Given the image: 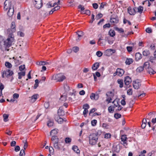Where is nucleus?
<instances>
[{
  "mask_svg": "<svg viewBox=\"0 0 156 156\" xmlns=\"http://www.w3.org/2000/svg\"><path fill=\"white\" fill-rule=\"evenodd\" d=\"M58 116H62L65 115V112L61 107L59 108L58 111Z\"/></svg>",
  "mask_w": 156,
  "mask_h": 156,
  "instance_id": "dca6fc26",
  "label": "nucleus"
},
{
  "mask_svg": "<svg viewBox=\"0 0 156 156\" xmlns=\"http://www.w3.org/2000/svg\"><path fill=\"white\" fill-rule=\"evenodd\" d=\"M92 5L93 7L95 9H98V4L96 3H93Z\"/></svg>",
  "mask_w": 156,
  "mask_h": 156,
  "instance_id": "0e129e2a",
  "label": "nucleus"
},
{
  "mask_svg": "<svg viewBox=\"0 0 156 156\" xmlns=\"http://www.w3.org/2000/svg\"><path fill=\"white\" fill-rule=\"evenodd\" d=\"M116 71L118 73V75L120 76H122L125 72L123 69L120 68H117L116 69Z\"/></svg>",
  "mask_w": 156,
  "mask_h": 156,
  "instance_id": "f8f14e48",
  "label": "nucleus"
},
{
  "mask_svg": "<svg viewBox=\"0 0 156 156\" xmlns=\"http://www.w3.org/2000/svg\"><path fill=\"white\" fill-rule=\"evenodd\" d=\"M38 96V94H34L31 97V101L33 102L35 101L37 98Z\"/></svg>",
  "mask_w": 156,
  "mask_h": 156,
  "instance_id": "a878e982",
  "label": "nucleus"
},
{
  "mask_svg": "<svg viewBox=\"0 0 156 156\" xmlns=\"http://www.w3.org/2000/svg\"><path fill=\"white\" fill-rule=\"evenodd\" d=\"M14 12V7H12L11 8H10L7 12V15L9 17H11L13 15Z\"/></svg>",
  "mask_w": 156,
  "mask_h": 156,
  "instance_id": "2eb2a0df",
  "label": "nucleus"
},
{
  "mask_svg": "<svg viewBox=\"0 0 156 156\" xmlns=\"http://www.w3.org/2000/svg\"><path fill=\"white\" fill-rule=\"evenodd\" d=\"M14 40V38L12 37L8 38L6 40H4L2 36H0V49L2 51H9V48L12 45V43Z\"/></svg>",
  "mask_w": 156,
  "mask_h": 156,
  "instance_id": "f257e3e1",
  "label": "nucleus"
},
{
  "mask_svg": "<svg viewBox=\"0 0 156 156\" xmlns=\"http://www.w3.org/2000/svg\"><path fill=\"white\" fill-rule=\"evenodd\" d=\"M143 7L142 6H139L137 9H138V11L136 12H138L140 13H141L143 11Z\"/></svg>",
  "mask_w": 156,
  "mask_h": 156,
  "instance_id": "f704fd0d",
  "label": "nucleus"
},
{
  "mask_svg": "<svg viewBox=\"0 0 156 156\" xmlns=\"http://www.w3.org/2000/svg\"><path fill=\"white\" fill-rule=\"evenodd\" d=\"M135 59L136 61H138L142 58V55L139 52H137L135 54Z\"/></svg>",
  "mask_w": 156,
  "mask_h": 156,
  "instance_id": "aec40b11",
  "label": "nucleus"
},
{
  "mask_svg": "<svg viewBox=\"0 0 156 156\" xmlns=\"http://www.w3.org/2000/svg\"><path fill=\"white\" fill-rule=\"evenodd\" d=\"M97 123V120L95 119L91 121V125L93 126H95L96 125Z\"/></svg>",
  "mask_w": 156,
  "mask_h": 156,
  "instance_id": "3c124183",
  "label": "nucleus"
},
{
  "mask_svg": "<svg viewBox=\"0 0 156 156\" xmlns=\"http://www.w3.org/2000/svg\"><path fill=\"white\" fill-rule=\"evenodd\" d=\"M108 109L109 112L111 113H113V112L114 110V109H112V107L111 106H110L109 107Z\"/></svg>",
  "mask_w": 156,
  "mask_h": 156,
  "instance_id": "680f3d73",
  "label": "nucleus"
},
{
  "mask_svg": "<svg viewBox=\"0 0 156 156\" xmlns=\"http://www.w3.org/2000/svg\"><path fill=\"white\" fill-rule=\"evenodd\" d=\"M4 118V121L5 122H7L8 121V119L9 117V115L4 114L3 115Z\"/></svg>",
  "mask_w": 156,
  "mask_h": 156,
  "instance_id": "c03bdc74",
  "label": "nucleus"
},
{
  "mask_svg": "<svg viewBox=\"0 0 156 156\" xmlns=\"http://www.w3.org/2000/svg\"><path fill=\"white\" fill-rule=\"evenodd\" d=\"M34 4L35 5V8L38 9H39L41 8L42 6L43 3L42 1L34 2Z\"/></svg>",
  "mask_w": 156,
  "mask_h": 156,
  "instance_id": "9d476101",
  "label": "nucleus"
},
{
  "mask_svg": "<svg viewBox=\"0 0 156 156\" xmlns=\"http://www.w3.org/2000/svg\"><path fill=\"white\" fill-rule=\"evenodd\" d=\"M114 117L116 119H118L121 117V115L119 113H115L114 115Z\"/></svg>",
  "mask_w": 156,
  "mask_h": 156,
  "instance_id": "a18cd8bd",
  "label": "nucleus"
},
{
  "mask_svg": "<svg viewBox=\"0 0 156 156\" xmlns=\"http://www.w3.org/2000/svg\"><path fill=\"white\" fill-rule=\"evenodd\" d=\"M90 98L91 99L97 100L99 98V95L98 94L96 95L94 93H92L90 96Z\"/></svg>",
  "mask_w": 156,
  "mask_h": 156,
  "instance_id": "f3484780",
  "label": "nucleus"
},
{
  "mask_svg": "<svg viewBox=\"0 0 156 156\" xmlns=\"http://www.w3.org/2000/svg\"><path fill=\"white\" fill-rule=\"evenodd\" d=\"M127 94L129 95H131L132 94L133 90L132 89L130 88L127 90Z\"/></svg>",
  "mask_w": 156,
  "mask_h": 156,
  "instance_id": "8fccbe9b",
  "label": "nucleus"
},
{
  "mask_svg": "<svg viewBox=\"0 0 156 156\" xmlns=\"http://www.w3.org/2000/svg\"><path fill=\"white\" fill-rule=\"evenodd\" d=\"M71 139L69 137H66L65 140V141L66 144H70L71 141Z\"/></svg>",
  "mask_w": 156,
  "mask_h": 156,
  "instance_id": "ea45409f",
  "label": "nucleus"
},
{
  "mask_svg": "<svg viewBox=\"0 0 156 156\" xmlns=\"http://www.w3.org/2000/svg\"><path fill=\"white\" fill-rule=\"evenodd\" d=\"M5 65L6 67L8 68H11L12 67V65L10 62H6L5 63Z\"/></svg>",
  "mask_w": 156,
  "mask_h": 156,
  "instance_id": "79ce46f5",
  "label": "nucleus"
},
{
  "mask_svg": "<svg viewBox=\"0 0 156 156\" xmlns=\"http://www.w3.org/2000/svg\"><path fill=\"white\" fill-rule=\"evenodd\" d=\"M121 141L123 142V143H121V144H123L124 146H125V144H126V145H127V144L126 142L127 138L126 137V135H122L121 136Z\"/></svg>",
  "mask_w": 156,
  "mask_h": 156,
  "instance_id": "1a4fd4ad",
  "label": "nucleus"
},
{
  "mask_svg": "<svg viewBox=\"0 0 156 156\" xmlns=\"http://www.w3.org/2000/svg\"><path fill=\"white\" fill-rule=\"evenodd\" d=\"M109 35L112 37H113L115 35V32L114 30H110L108 32Z\"/></svg>",
  "mask_w": 156,
  "mask_h": 156,
  "instance_id": "72a5a7b5",
  "label": "nucleus"
},
{
  "mask_svg": "<svg viewBox=\"0 0 156 156\" xmlns=\"http://www.w3.org/2000/svg\"><path fill=\"white\" fill-rule=\"evenodd\" d=\"M54 119L58 123H61L64 121L63 119L61 118L60 116L57 115H55Z\"/></svg>",
  "mask_w": 156,
  "mask_h": 156,
  "instance_id": "ddd939ff",
  "label": "nucleus"
},
{
  "mask_svg": "<svg viewBox=\"0 0 156 156\" xmlns=\"http://www.w3.org/2000/svg\"><path fill=\"white\" fill-rule=\"evenodd\" d=\"M46 6L48 8H50L52 7L51 3V2H49L46 4Z\"/></svg>",
  "mask_w": 156,
  "mask_h": 156,
  "instance_id": "774afa93",
  "label": "nucleus"
},
{
  "mask_svg": "<svg viewBox=\"0 0 156 156\" xmlns=\"http://www.w3.org/2000/svg\"><path fill=\"white\" fill-rule=\"evenodd\" d=\"M18 79H21L22 78V76H24L25 75V72H19L18 73Z\"/></svg>",
  "mask_w": 156,
  "mask_h": 156,
  "instance_id": "c756f323",
  "label": "nucleus"
},
{
  "mask_svg": "<svg viewBox=\"0 0 156 156\" xmlns=\"http://www.w3.org/2000/svg\"><path fill=\"white\" fill-rule=\"evenodd\" d=\"M110 27V24L109 23H107L104 25L103 26L104 28H109Z\"/></svg>",
  "mask_w": 156,
  "mask_h": 156,
  "instance_id": "69168bd1",
  "label": "nucleus"
},
{
  "mask_svg": "<svg viewBox=\"0 0 156 156\" xmlns=\"http://www.w3.org/2000/svg\"><path fill=\"white\" fill-rule=\"evenodd\" d=\"M141 81L139 80H136L133 82V87L136 89H137L139 88L140 86H141Z\"/></svg>",
  "mask_w": 156,
  "mask_h": 156,
  "instance_id": "423d86ee",
  "label": "nucleus"
},
{
  "mask_svg": "<svg viewBox=\"0 0 156 156\" xmlns=\"http://www.w3.org/2000/svg\"><path fill=\"white\" fill-rule=\"evenodd\" d=\"M99 66V63L98 62H95L92 66V69L94 70H96Z\"/></svg>",
  "mask_w": 156,
  "mask_h": 156,
  "instance_id": "412c9836",
  "label": "nucleus"
},
{
  "mask_svg": "<svg viewBox=\"0 0 156 156\" xmlns=\"http://www.w3.org/2000/svg\"><path fill=\"white\" fill-rule=\"evenodd\" d=\"M72 149L77 154L80 152V151L79 150L78 147L76 146H73L72 147Z\"/></svg>",
  "mask_w": 156,
  "mask_h": 156,
  "instance_id": "cd10ccee",
  "label": "nucleus"
},
{
  "mask_svg": "<svg viewBox=\"0 0 156 156\" xmlns=\"http://www.w3.org/2000/svg\"><path fill=\"white\" fill-rule=\"evenodd\" d=\"M156 59V57H155V56H151L150 57L149 61L151 62V63H153L154 62V61Z\"/></svg>",
  "mask_w": 156,
  "mask_h": 156,
  "instance_id": "c9c22d12",
  "label": "nucleus"
},
{
  "mask_svg": "<svg viewBox=\"0 0 156 156\" xmlns=\"http://www.w3.org/2000/svg\"><path fill=\"white\" fill-rule=\"evenodd\" d=\"M76 33L78 37V38H77L76 40L77 41H79L80 40V38L82 37L84 35V33L82 31H78V32H76Z\"/></svg>",
  "mask_w": 156,
  "mask_h": 156,
  "instance_id": "6ab92c4d",
  "label": "nucleus"
},
{
  "mask_svg": "<svg viewBox=\"0 0 156 156\" xmlns=\"http://www.w3.org/2000/svg\"><path fill=\"white\" fill-rule=\"evenodd\" d=\"M36 64L39 66H44L47 65H49L51 64V62H48L45 61H41L40 62H37Z\"/></svg>",
  "mask_w": 156,
  "mask_h": 156,
  "instance_id": "4468645a",
  "label": "nucleus"
},
{
  "mask_svg": "<svg viewBox=\"0 0 156 156\" xmlns=\"http://www.w3.org/2000/svg\"><path fill=\"white\" fill-rule=\"evenodd\" d=\"M146 31L148 33H151L152 32V29L151 28L147 27L146 29Z\"/></svg>",
  "mask_w": 156,
  "mask_h": 156,
  "instance_id": "6e6d98bb",
  "label": "nucleus"
},
{
  "mask_svg": "<svg viewBox=\"0 0 156 156\" xmlns=\"http://www.w3.org/2000/svg\"><path fill=\"white\" fill-rule=\"evenodd\" d=\"M64 89L66 92L69 91L70 90L69 86L66 84L64 85Z\"/></svg>",
  "mask_w": 156,
  "mask_h": 156,
  "instance_id": "a19ab883",
  "label": "nucleus"
},
{
  "mask_svg": "<svg viewBox=\"0 0 156 156\" xmlns=\"http://www.w3.org/2000/svg\"><path fill=\"white\" fill-rule=\"evenodd\" d=\"M144 69V68L142 66H139L136 69V71L137 72L140 73L142 72Z\"/></svg>",
  "mask_w": 156,
  "mask_h": 156,
  "instance_id": "4c0bfd02",
  "label": "nucleus"
},
{
  "mask_svg": "<svg viewBox=\"0 0 156 156\" xmlns=\"http://www.w3.org/2000/svg\"><path fill=\"white\" fill-rule=\"evenodd\" d=\"M25 155V151L24 150H21L20 152V156H24Z\"/></svg>",
  "mask_w": 156,
  "mask_h": 156,
  "instance_id": "864d4df0",
  "label": "nucleus"
},
{
  "mask_svg": "<svg viewBox=\"0 0 156 156\" xmlns=\"http://www.w3.org/2000/svg\"><path fill=\"white\" fill-rule=\"evenodd\" d=\"M88 112V109H84L83 112V115H84V117H86L87 116V114Z\"/></svg>",
  "mask_w": 156,
  "mask_h": 156,
  "instance_id": "052dcab7",
  "label": "nucleus"
},
{
  "mask_svg": "<svg viewBox=\"0 0 156 156\" xmlns=\"http://www.w3.org/2000/svg\"><path fill=\"white\" fill-rule=\"evenodd\" d=\"M51 136H52L51 140L52 141H54L55 140V141H59V139L57 136H54L53 135H51Z\"/></svg>",
  "mask_w": 156,
  "mask_h": 156,
  "instance_id": "e433bc0d",
  "label": "nucleus"
},
{
  "mask_svg": "<svg viewBox=\"0 0 156 156\" xmlns=\"http://www.w3.org/2000/svg\"><path fill=\"white\" fill-rule=\"evenodd\" d=\"M150 66L149 62H147L144 63L143 67L147 70L150 67Z\"/></svg>",
  "mask_w": 156,
  "mask_h": 156,
  "instance_id": "393cba45",
  "label": "nucleus"
},
{
  "mask_svg": "<svg viewBox=\"0 0 156 156\" xmlns=\"http://www.w3.org/2000/svg\"><path fill=\"white\" fill-rule=\"evenodd\" d=\"M79 48L77 47H75L73 48V50L75 52H77L79 51Z\"/></svg>",
  "mask_w": 156,
  "mask_h": 156,
  "instance_id": "13d9d810",
  "label": "nucleus"
},
{
  "mask_svg": "<svg viewBox=\"0 0 156 156\" xmlns=\"http://www.w3.org/2000/svg\"><path fill=\"white\" fill-rule=\"evenodd\" d=\"M110 22L113 23H117L119 22V17L117 15H113L110 19Z\"/></svg>",
  "mask_w": 156,
  "mask_h": 156,
  "instance_id": "39448f33",
  "label": "nucleus"
},
{
  "mask_svg": "<svg viewBox=\"0 0 156 156\" xmlns=\"http://www.w3.org/2000/svg\"><path fill=\"white\" fill-rule=\"evenodd\" d=\"M58 130L57 129H55L52 130L50 132V135L56 136L58 133Z\"/></svg>",
  "mask_w": 156,
  "mask_h": 156,
  "instance_id": "4be33fe9",
  "label": "nucleus"
},
{
  "mask_svg": "<svg viewBox=\"0 0 156 156\" xmlns=\"http://www.w3.org/2000/svg\"><path fill=\"white\" fill-rule=\"evenodd\" d=\"M25 68V66L24 65L20 66L19 67V70L20 71H22Z\"/></svg>",
  "mask_w": 156,
  "mask_h": 156,
  "instance_id": "bf43d9fd",
  "label": "nucleus"
},
{
  "mask_svg": "<svg viewBox=\"0 0 156 156\" xmlns=\"http://www.w3.org/2000/svg\"><path fill=\"white\" fill-rule=\"evenodd\" d=\"M13 74V72L12 71L8 69L6 71H4L3 72L2 76V78H4L5 76L6 77H8L9 76H11Z\"/></svg>",
  "mask_w": 156,
  "mask_h": 156,
  "instance_id": "0eeeda50",
  "label": "nucleus"
},
{
  "mask_svg": "<svg viewBox=\"0 0 156 156\" xmlns=\"http://www.w3.org/2000/svg\"><path fill=\"white\" fill-rule=\"evenodd\" d=\"M115 29L119 33H123L124 31L123 29L122 28H119L116 27L115 28Z\"/></svg>",
  "mask_w": 156,
  "mask_h": 156,
  "instance_id": "58836bf2",
  "label": "nucleus"
},
{
  "mask_svg": "<svg viewBox=\"0 0 156 156\" xmlns=\"http://www.w3.org/2000/svg\"><path fill=\"white\" fill-rule=\"evenodd\" d=\"M133 62V60L132 58H127L126 61V65H129Z\"/></svg>",
  "mask_w": 156,
  "mask_h": 156,
  "instance_id": "7c9ffc66",
  "label": "nucleus"
},
{
  "mask_svg": "<svg viewBox=\"0 0 156 156\" xmlns=\"http://www.w3.org/2000/svg\"><path fill=\"white\" fill-rule=\"evenodd\" d=\"M96 55L98 57H101L103 55V53L100 51H98L96 52Z\"/></svg>",
  "mask_w": 156,
  "mask_h": 156,
  "instance_id": "09e8293b",
  "label": "nucleus"
},
{
  "mask_svg": "<svg viewBox=\"0 0 156 156\" xmlns=\"http://www.w3.org/2000/svg\"><path fill=\"white\" fill-rule=\"evenodd\" d=\"M78 9H80L81 11H84L83 10H84L85 8L84 6H82L81 5H80L78 6Z\"/></svg>",
  "mask_w": 156,
  "mask_h": 156,
  "instance_id": "e2e57ef3",
  "label": "nucleus"
},
{
  "mask_svg": "<svg viewBox=\"0 0 156 156\" xmlns=\"http://www.w3.org/2000/svg\"><path fill=\"white\" fill-rule=\"evenodd\" d=\"M66 78L65 76L62 73L54 75L52 77V79L54 80H56L57 81H62Z\"/></svg>",
  "mask_w": 156,
  "mask_h": 156,
  "instance_id": "7ed1b4c3",
  "label": "nucleus"
},
{
  "mask_svg": "<svg viewBox=\"0 0 156 156\" xmlns=\"http://www.w3.org/2000/svg\"><path fill=\"white\" fill-rule=\"evenodd\" d=\"M54 147L58 150H60L63 147L60 142L57 141H55L53 143Z\"/></svg>",
  "mask_w": 156,
  "mask_h": 156,
  "instance_id": "6e6552de",
  "label": "nucleus"
},
{
  "mask_svg": "<svg viewBox=\"0 0 156 156\" xmlns=\"http://www.w3.org/2000/svg\"><path fill=\"white\" fill-rule=\"evenodd\" d=\"M150 54V52L149 50H145L143 52V55L144 56H147Z\"/></svg>",
  "mask_w": 156,
  "mask_h": 156,
  "instance_id": "473e14b6",
  "label": "nucleus"
},
{
  "mask_svg": "<svg viewBox=\"0 0 156 156\" xmlns=\"http://www.w3.org/2000/svg\"><path fill=\"white\" fill-rule=\"evenodd\" d=\"M83 14H86L88 15H90V12L89 10H86L85 11H83L82 13Z\"/></svg>",
  "mask_w": 156,
  "mask_h": 156,
  "instance_id": "49530a36",
  "label": "nucleus"
},
{
  "mask_svg": "<svg viewBox=\"0 0 156 156\" xmlns=\"http://www.w3.org/2000/svg\"><path fill=\"white\" fill-rule=\"evenodd\" d=\"M128 11L130 15H134L136 12V11H133L130 7H129L128 8Z\"/></svg>",
  "mask_w": 156,
  "mask_h": 156,
  "instance_id": "b1692460",
  "label": "nucleus"
},
{
  "mask_svg": "<svg viewBox=\"0 0 156 156\" xmlns=\"http://www.w3.org/2000/svg\"><path fill=\"white\" fill-rule=\"evenodd\" d=\"M126 49L129 52H130L132 50V47L127 46L126 47Z\"/></svg>",
  "mask_w": 156,
  "mask_h": 156,
  "instance_id": "338daca9",
  "label": "nucleus"
},
{
  "mask_svg": "<svg viewBox=\"0 0 156 156\" xmlns=\"http://www.w3.org/2000/svg\"><path fill=\"white\" fill-rule=\"evenodd\" d=\"M102 16L103 15L101 13H98L97 15H96V19L98 20L101 18Z\"/></svg>",
  "mask_w": 156,
  "mask_h": 156,
  "instance_id": "603ef678",
  "label": "nucleus"
},
{
  "mask_svg": "<svg viewBox=\"0 0 156 156\" xmlns=\"http://www.w3.org/2000/svg\"><path fill=\"white\" fill-rule=\"evenodd\" d=\"M102 133L100 130H98L95 133L90 134L89 136V143L92 145H95L98 142V138Z\"/></svg>",
  "mask_w": 156,
  "mask_h": 156,
  "instance_id": "f03ea898",
  "label": "nucleus"
},
{
  "mask_svg": "<svg viewBox=\"0 0 156 156\" xmlns=\"http://www.w3.org/2000/svg\"><path fill=\"white\" fill-rule=\"evenodd\" d=\"M53 124L54 122L53 120L50 119L47 122V125L49 127L53 126Z\"/></svg>",
  "mask_w": 156,
  "mask_h": 156,
  "instance_id": "c85d7f7f",
  "label": "nucleus"
},
{
  "mask_svg": "<svg viewBox=\"0 0 156 156\" xmlns=\"http://www.w3.org/2000/svg\"><path fill=\"white\" fill-rule=\"evenodd\" d=\"M90 108V106L89 105L87 104H84L83 106V108L84 109H88Z\"/></svg>",
  "mask_w": 156,
  "mask_h": 156,
  "instance_id": "5fc2aeb1",
  "label": "nucleus"
},
{
  "mask_svg": "<svg viewBox=\"0 0 156 156\" xmlns=\"http://www.w3.org/2000/svg\"><path fill=\"white\" fill-rule=\"evenodd\" d=\"M15 24L14 22H12L11 25V30L12 32H14L16 31Z\"/></svg>",
  "mask_w": 156,
  "mask_h": 156,
  "instance_id": "5701e85b",
  "label": "nucleus"
},
{
  "mask_svg": "<svg viewBox=\"0 0 156 156\" xmlns=\"http://www.w3.org/2000/svg\"><path fill=\"white\" fill-rule=\"evenodd\" d=\"M132 81V79L129 76H127L125 77L124 80L125 84L126 85H129L131 82Z\"/></svg>",
  "mask_w": 156,
  "mask_h": 156,
  "instance_id": "9b49d317",
  "label": "nucleus"
},
{
  "mask_svg": "<svg viewBox=\"0 0 156 156\" xmlns=\"http://www.w3.org/2000/svg\"><path fill=\"white\" fill-rule=\"evenodd\" d=\"M4 10L5 11H7L8 9H9L10 8L13 7L12 6L11 2V1L10 0H6L4 2Z\"/></svg>",
  "mask_w": 156,
  "mask_h": 156,
  "instance_id": "20e7f679",
  "label": "nucleus"
},
{
  "mask_svg": "<svg viewBox=\"0 0 156 156\" xmlns=\"http://www.w3.org/2000/svg\"><path fill=\"white\" fill-rule=\"evenodd\" d=\"M19 97V94L17 93L14 94L13 95V99H17Z\"/></svg>",
  "mask_w": 156,
  "mask_h": 156,
  "instance_id": "4d7b16f0",
  "label": "nucleus"
},
{
  "mask_svg": "<svg viewBox=\"0 0 156 156\" xmlns=\"http://www.w3.org/2000/svg\"><path fill=\"white\" fill-rule=\"evenodd\" d=\"M146 71L148 73H149L150 75H154L156 73V72L151 67L148 68Z\"/></svg>",
  "mask_w": 156,
  "mask_h": 156,
  "instance_id": "a211bd4d",
  "label": "nucleus"
},
{
  "mask_svg": "<svg viewBox=\"0 0 156 156\" xmlns=\"http://www.w3.org/2000/svg\"><path fill=\"white\" fill-rule=\"evenodd\" d=\"M105 55L106 56H110L111 55V51L110 49L106 50L104 52Z\"/></svg>",
  "mask_w": 156,
  "mask_h": 156,
  "instance_id": "bb28decb",
  "label": "nucleus"
},
{
  "mask_svg": "<svg viewBox=\"0 0 156 156\" xmlns=\"http://www.w3.org/2000/svg\"><path fill=\"white\" fill-rule=\"evenodd\" d=\"M14 62L16 66H17L21 63V62L18 59H15Z\"/></svg>",
  "mask_w": 156,
  "mask_h": 156,
  "instance_id": "37998d69",
  "label": "nucleus"
},
{
  "mask_svg": "<svg viewBox=\"0 0 156 156\" xmlns=\"http://www.w3.org/2000/svg\"><path fill=\"white\" fill-rule=\"evenodd\" d=\"M118 83L119 84V87L120 88H122L123 87V80H122L118 79L117 80Z\"/></svg>",
  "mask_w": 156,
  "mask_h": 156,
  "instance_id": "2f4dec72",
  "label": "nucleus"
},
{
  "mask_svg": "<svg viewBox=\"0 0 156 156\" xmlns=\"http://www.w3.org/2000/svg\"><path fill=\"white\" fill-rule=\"evenodd\" d=\"M107 3L106 2L101 3L99 7V9H104V8L105 5Z\"/></svg>",
  "mask_w": 156,
  "mask_h": 156,
  "instance_id": "de8ad7c7",
  "label": "nucleus"
}]
</instances>
